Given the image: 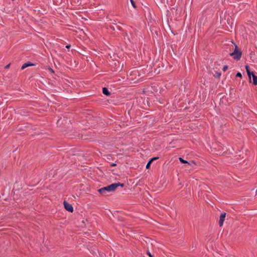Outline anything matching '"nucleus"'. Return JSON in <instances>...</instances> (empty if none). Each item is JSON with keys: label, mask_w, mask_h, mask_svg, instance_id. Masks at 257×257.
Listing matches in <instances>:
<instances>
[{"label": "nucleus", "mask_w": 257, "mask_h": 257, "mask_svg": "<svg viewBox=\"0 0 257 257\" xmlns=\"http://www.w3.org/2000/svg\"><path fill=\"white\" fill-rule=\"evenodd\" d=\"M124 184L115 183L111 184L106 187L98 189V192L101 195H105L107 192H110L115 190L118 186L124 187Z\"/></svg>", "instance_id": "1"}, {"label": "nucleus", "mask_w": 257, "mask_h": 257, "mask_svg": "<svg viewBox=\"0 0 257 257\" xmlns=\"http://www.w3.org/2000/svg\"><path fill=\"white\" fill-rule=\"evenodd\" d=\"M212 151H214L217 155H220L222 154V152L223 148L220 143H215L213 145Z\"/></svg>", "instance_id": "2"}, {"label": "nucleus", "mask_w": 257, "mask_h": 257, "mask_svg": "<svg viewBox=\"0 0 257 257\" xmlns=\"http://www.w3.org/2000/svg\"><path fill=\"white\" fill-rule=\"evenodd\" d=\"M234 44L235 46V49L233 52H234L233 59L236 61H238L240 59L242 55V52L240 50L238 49V47L235 43H234Z\"/></svg>", "instance_id": "3"}, {"label": "nucleus", "mask_w": 257, "mask_h": 257, "mask_svg": "<svg viewBox=\"0 0 257 257\" xmlns=\"http://www.w3.org/2000/svg\"><path fill=\"white\" fill-rule=\"evenodd\" d=\"M64 205L65 209L66 210H67L70 212H72L73 211V207L72 205L71 204L68 203L66 201H64Z\"/></svg>", "instance_id": "4"}, {"label": "nucleus", "mask_w": 257, "mask_h": 257, "mask_svg": "<svg viewBox=\"0 0 257 257\" xmlns=\"http://www.w3.org/2000/svg\"><path fill=\"white\" fill-rule=\"evenodd\" d=\"M225 216H226L225 213H222L221 214V215L220 216L219 220V225L220 227H221L223 225V222L225 220Z\"/></svg>", "instance_id": "5"}, {"label": "nucleus", "mask_w": 257, "mask_h": 257, "mask_svg": "<svg viewBox=\"0 0 257 257\" xmlns=\"http://www.w3.org/2000/svg\"><path fill=\"white\" fill-rule=\"evenodd\" d=\"M159 159V157H154L151 158L150 161L148 162V163L146 165V168L149 169L150 168L151 164H152V162L156 160H158Z\"/></svg>", "instance_id": "6"}, {"label": "nucleus", "mask_w": 257, "mask_h": 257, "mask_svg": "<svg viewBox=\"0 0 257 257\" xmlns=\"http://www.w3.org/2000/svg\"><path fill=\"white\" fill-rule=\"evenodd\" d=\"M33 65H34V64H33V63H31L30 62H28L27 63H26L22 65V66L21 67V69L23 70V69H25L26 68H27L28 66H33Z\"/></svg>", "instance_id": "7"}, {"label": "nucleus", "mask_w": 257, "mask_h": 257, "mask_svg": "<svg viewBox=\"0 0 257 257\" xmlns=\"http://www.w3.org/2000/svg\"><path fill=\"white\" fill-rule=\"evenodd\" d=\"M102 92L104 94L109 96L110 94V92L108 91V89L106 87H103L102 88Z\"/></svg>", "instance_id": "8"}, {"label": "nucleus", "mask_w": 257, "mask_h": 257, "mask_svg": "<svg viewBox=\"0 0 257 257\" xmlns=\"http://www.w3.org/2000/svg\"><path fill=\"white\" fill-rule=\"evenodd\" d=\"M64 120H67L66 119H65V117H63V118H62L61 117L60 119H59L57 122V125H61V123L63 122V121Z\"/></svg>", "instance_id": "9"}, {"label": "nucleus", "mask_w": 257, "mask_h": 257, "mask_svg": "<svg viewBox=\"0 0 257 257\" xmlns=\"http://www.w3.org/2000/svg\"><path fill=\"white\" fill-rule=\"evenodd\" d=\"M252 79H253V84L254 85H257V75H253L252 76Z\"/></svg>", "instance_id": "10"}, {"label": "nucleus", "mask_w": 257, "mask_h": 257, "mask_svg": "<svg viewBox=\"0 0 257 257\" xmlns=\"http://www.w3.org/2000/svg\"><path fill=\"white\" fill-rule=\"evenodd\" d=\"M179 161H180L181 163H184V164H185V163H188V161H186V160H184L181 157H179Z\"/></svg>", "instance_id": "11"}, {"label": "nucleus", "mask_w": 257, "mask_h": 257, "mask_svg": "<svg viewBox=\"0 0 257 257\" xmlns=\"http://www.w3.org/2000/svg\"><path fill=\"white\" fill-rule=\"evenodd\" d=\"M253 75H254V74L253 72H250V74H247L249 82H251V77Z\"/></svg>", "instance_id": "12"}, {"label": "nucleus", "mask_w": 257, "mask_h": 257, "mask_svg": "<svg viewBox=\"0 0 257 257\" xmlns=\"http://www.w3.org/2000/svg\"><path fill=\"white\" fill-rule=\"evenodd\" d=\"M245 68L247 74H250V71L249 69V66L247 65H245Z\"/></svg>", "instance_id": "13"}, {"label": "nucleus", "mask_w": 257, "mask_h": 257, "mask_svg": "<svg viewBox=\"0 0 257 257\" xmlns=\"http://www.w3.org/2000/svg\"><path fill=\"white\" fill-rule=\"evenodd\" d=\"M245 68L247 74H250V71L249 69V66L247 65H245Z\"/></svg>", "instance_id": "14"}, {"label": "nucleus", "mask_w": 257, "mask_h": 257, "mask_svg": "<svg viewBox=\"0 0 257 257\" xmlns=\"http://www.w3.org/2000/svg\"><path fill=\"white\" fill-rule=\"evenodd\" d=\"M228 66L227 65H224L223 67V69H222V70L225 72L227 70V69H228Z\"/></svg>", "instance_id": "15"}, {"label": "nucleus", "mask_w": 257, "mask_h": 257, "mask_svg": "<svg viewBox=\"0 0 257 257\" xmlns=\"http://www.w3.org/2000/svg\"><path fill=\"white\" fill-rule=\"evenodd\" d=\"M236 77L241 78L242 77V75H241V74L240 72H238L236 74Z\"/></svg>", "instance_id": "16"}, {"label": "nucleus", "mask_w": 257, "mask_h": 257, "mask_svg": "<svg viewBox=\"0 0 257 257\" xmlns=\"http://www.w3.org/2000/svg\"><path fill=\"white\" fill-rule=\"evenodd\" d=\"M131 4L134 8H136V5L135 4V2L133 0H131Z\"/></svg>", "instance_id": "17"}, {"label": "nucleus", "mask_w": 257, "mask_h": 257, "mask_svg": "<svg viewBox=\"0 0 257 257\" xmlns=\"http://www.w3.org/2000/svg\"><path fill=\"white\" fill-rule=\"evenodd\" d=\"M147 253L150 257H153V255L150 252L148 251Z\"/></svg>", "instance_id": "18"}, {"label": "nucleus", "mask_w": 257, "mask_h": 257, "mask_svg": "<svg viewBox=\"0 0 257 257\" xmlns=\"http://www.w3.org/2000/svg\"><path fill=\"white\" fill-rule=\"evenodd\" d=\"M234 52H231V53H229V55H230V56H232V57L233 58L234 55Z\"/></svg>", "instance_id": "19"}, {"label": "nucleus", "mask_w": 257, "mask_h": 257, "mask_svg": "<svg viewBox=\"0 0 257 257\" xmlns=\"http://www.w3.org/2000/svg\"><path fill=\"white\" fill-rule=\"evenodd\" d=\"M10 64H8L7 65H6V66H5V68H6V69H8V68H9V67H10Z\"/></svg>", "instance_id": "20"}, {"label": "nucleus", "mask_w": 257, "mask_h": 257, "mask_svg": "<svg viewBox=\"0 0 257 257\" xmlns=\"http://www.w3.org/2000/svg\"><path fill=\"white\" fill-rule=\"evenodd\" d=\"M49 69L50 70V71H51V72L54 73V71L51 68L49 67Z\"/></svg>", "instance_id": "21"}, {"label": "nucleus", "mask_w": 257, "mask_h": 257, "mask_svg": "<svg viewBox=\"0 0 257 257\" xmlns=\"http://www.w3.org/2000/svg\"><path fill=\"white\" fill-rule=\"evenodd\" d=\"M70 47V45H67V46H66V47L67 48H69Z\"/></svg>", "instance_id": "22"}, {"label": "nucleus", "mask_w": 257, "mask_h": 257, "mask_svg": "<svg viewBox=\"0 0 257 257\" xmlns=\"http://www.w3.org/2000/svg\"><path fill=\"white\" fill-rule=\"evenodd\" d=\"M115 165H116L115 164H114L112 165V166H115Z\"/></svg>", "instance_id": "23"}]
</instances>
